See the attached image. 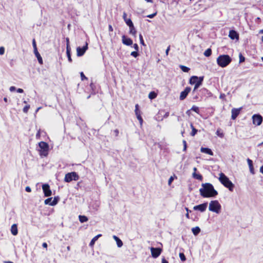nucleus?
I'll return each instance as SVG.
<instances>
[{"mask_svg": "<svg viewBox=\"0 0 263 263\" xmlns=\"http://www.w3.org/2000/svg\"><path fill=\"white\" fill-rule=\"evenodd\" d=\"M60 200V198L59 196L54 197L53 199H52L51 204H50L51 206L55 205L59 202Z\"/></svg>", "mask_w": 263, "mask_h": 263, "instance_id": "nucleus-24", "label": "nucleus"}, {"mask_svg": "<svg viewBox=\"0 0 263 263\" xmlns=\"http://www.w3.org/2000/svg\"><path fill=\"white\" fill-rule=\"evenodd\" d=\"M190 125L192 128V132L191 133V135L192 136H194L197 134L198 130L194 127L192 123H191Z\"/></svg>", "mask_w": 263, "mask_h": 263, "instance_id": "nucleus-27", "label": "nucleus"}, {"mask_svg": "<svg viewBox=\"0 0 263 263\" xmlns=\"http://www.w3.org/2000/svg\"><path fill=\"white\" fill-rule=\"evenodd\" d=\"M157 14V13L155 12V13H154L153 14H149L147 16V17L148 18H152L153 17H154Z\"/></svg>", "mask_w": 263, "mask_h": 263, "instance_id": "nucleus-49", "label": "nucleus"}, {"mask_svg": "<svg viewBox=\"0 0 263 263\" xmlns=\"http://www.w3.org/2000/svg\"><path fill=\"white\" fill-rule=\"evenodd\" d=\"M200 77H198L196 76H192L189 80V83L191 85L196 84L199 81Z\"/></svg>", "mask_w": 263, "mask_h": 263, "instance_id": "nucleus-17", "label": "nucleus"}, {"mask_svg": "<svg viewBox=\"0 0 263 263\" xmlns=\"http://www.w3.org/2000/svg\"><path fill=\"white\" fill-rule=\"evenodd\" d=\"M221 206L218 200H212L209 203V211L219 214L220 212Z\"/></svg>", "mask_w": 263, "mask_h": 263, "instance_id": "nucleus-4", "label": "nucleus"}, {"mask_svg": "<svg viewBox=\"0 0 263 263\" xmlns=\"http://www.w3.org/2000/svg\"><path fill=\"white\" fill-rule=\"evenodd\" d=\"M262 117L259 114H254L252 116L253 124L257 126L260 125L262 122Z\"/></svg>", "mask_w": 263, "mask_h": 263, "instance_id": "nucleus-7", "label": "nucleus"}, {"mask_svg": "<svg viewBox=\"0 0 263 263\" xmlns=\"http://www.w3.org/2000/svg\"><path fill=\"white\" fill-rule=\"evenodd\" d=\"M156 97H157V94L154 91L150 92L148 95V98L151 100L156 98Z\"/></svg>", "mask_w": 263, "mask_h": 263, "instance_id": "nucleus-31", "label": "nucleus"}, {"mask_svg": "<svg viewBox=\"0 0 263 263\" xmlns=\"http://www.w3.org/2000/svg\"><path fill=\"white\" fill-rule=\"evenodd\" d=\"M260 172L263 174V165L260 168Z\"/></svg>", "mask_w": 263, "mask_h": 263, "instance_id": "nucleus-64", "label": "nucleus"}, {"mask_svg": "<svg viewBox=\"0 0 263 263\" xmlns=\"http://www.w3.org/2000/svg\"><path fill=\"white\" fill-rule=\"evenodd\" d=\"M150 249L152 256L154 258H157L162 252V249L160 248L151 247Z\"/></svg>", "mask_w": 263, "mask_h": 263, "instance_id": "nucleus-8", "label": "nucleus"}, {"mask_svg": "<svg viewBox=\"0 0 263 263\" xmlns=\"http://www.w3.org/2000/svg\"><path fill=\"white\" fill-rule=\"evenodd\" d=\"M130 55L134 58H137V57L139 56V53L138 52V51H132L130 53Z\"/></svg>", "mask_w": 263, "mask_h": 263, "instance_id": "nucleus-40", "label": "nucleus"}, {"mask_svg": "<svg viewBox=\"0 0 263 263\" xmlns=\"http://www.w3.org/2000/svg\"><path fill=\"white\" fill-rule=\"evenodd\" d=\"M66 49H71L69 45V39L68 37L66 38Z\"/></svg>", "mask_w": 263, "mask_h": 263, "instance_id": "nucleus-45", "label": "nucleus"}, {"mask_svg": "<svg viewBox=\"0 0 263 263\" xmlns=\"http://www.w3.org/2000/svg\"><path fill=\"white\" fill-rule=\"evenodd\" d=\"M249 167V170H250V173L252 174H255V171H254V167H253V165H251Z\"/></svg>", "mask_w": 263, "mask_h": 263, "instance_id": "nucleus-46", "label": "nucleus"}, {"mask_svg": "<svg viewBox=\"0 0 263 263\" xmlns=\"http://www.w3.org/2000/svg\"><path fill=\"white\" fill-rule=\"evenodd\" d=\"M161 263H168V262L164 258H163L162 259V262Z\"/></svg>", "mask_w": 263, "mask_h": 263, "instance_id": "nucleus-59", "label": "nucleus"}, {"mask_svg": "<svg viewBox=\"0 0 263 263\" xmlns=\"http://www.w3.org/2000/svg\"><path fill=\"white\" fill-rule=\"evenodd\" d=\"M34 53L35 57H36L39 63L41 64H43V60H42V58L40 54L38 52L37 49L36 50H34Z\"/></svg>", "mask_w": 263, "mask_h": 263, "instance_id": "nucleus-21", "label": "nucleus"}, {"mask_svg": "<svg viewBox=\"0 0 263 263\" xmlns=\"http://www.w3.org/2000/svg\"><path fill=\"white\" fill-rule=\"evenodd\" d=\"M191 110L192 111H194L195 112H196V113L198 114L199 113V107L195 106V105H193L191 109Z\"/></svg>", "mask_w": 263, "mask_h": 263, "instance_id": "nucleus-38", "label": "nucleus"}, {"mask_svg": "<svg viewBox=\"0 0 263 263\" xmlns=\"http://www.w3.org/2000/svg\"><path fill=\"white\" fill-rule=\"evenodd\" d=\"M122 41L123 44L130 46L133 44V41L130 38L126 37L125 35L122 36Z\"/></svg>", "mask_w": 263, "mask_h": 263, "instance_id": "nucleus-14", "label": "nucleus"}, {"mask_svg": "<svg viewBox=\"0 0 263 263\" xmlns=\"http://www.w3.org/2000/svg\"><path fill=\"white\" fill-rule=\"evenodd\" d=\"M109 30L110 31H113V28H112L111 25H109Z\"/></svg>", "mask_w": 263, "mask_h": 263, "instance_id": "nucleus-63", "label": "nucleus"}, {"mask_svg": "<svg viewBox=\"0 0 263 263\" xmlns=\"http://www.w3.org/2000/svg\"><path fill=\"white\" fill-rule=\"evenodd\" d=\"M124 21H125L126 25L128 27H130V26H132V25L134 24L130 18H127V19L125 20Z\"/></svg>", "mask_w": 263, "mask_h": 263, "instance_id": "nucleus-33", "label": "nucleus"}, {"mask_svg": "<svg viewBox=\"0 0 263 263\" xmlns=\"http://www.w3.org/2000/svg\"><path fill=\"white\" fill-rule=\"evenodd\" d=\"M200 151L202 153L208 154L210 156H213L214 154L212 150L208 147H202L200 149Z\"/></svg>", "mask_w": 263, "mask_h": 263, "instance_id": "nucleus-18", "label": "nucleus"}, {"mask_svg": "<svg viewBox=\"0 0 263 263\" xmlns=\"http://www.w3.org/2000/svg\"><path fill=\"white\" fill-rule=\"evenodd\" d=\"M219 180L222 184L228 188L230 191H233L234 187V184L230 180L229 178L223 173L219 174Z\"/></svg>", "mask_w": 263, "mask_h": 263, "instance_id": "nucleus-2", "label": "nucleus"}, {"mask_svg": "<svg viewBox=\"0 0 263 263\" xmlns=\"http://www.w3.org/2000/svg\"><path fill=\"white\" fill-rule=\"evenodd\" d=\"M32 45H33V50H37V47H36V45L35 41L34 39H33V41H32Z\"/></svg>", "mask_w": 263, "mask_h": 263, "instance_id": "nucleus-47", "label": "nucleus"}, {"mask_svg": "<svg viewBox=\"0 0 263 263\" xmlns=\"http://www.w3.org/2000/svg\"><path fill=\"white\" fill-rule=\"evenodd\" d=\"M29 108H30V105H29L25 106L24 107V108H23V112H25V113H27L28 112V109H29Z\"/></svg>", "mask_w": 263, "mask_h": 263, "instance_id": "nucleus-44", "label": "nucleus"}, {"mask_svg": "<svg viewBox=\"0 0 263 263\" xmlns=\"http://www.w3.org/2000/svg\"><path fill=\"white\" fill-rule=\"evenodd\" d=\"M90 87L91 89L92 90H93L94 88H95V86L94 84L93 83V82H91V83H90Z\"/></svg>", "mask_w": 263, "mask_h": 263, "instance_id": "nucleus-54", "label": "nucleus"}, {"mask_svg": "<svg viewBox=\"0 0 263 263\" xmlns=\"http://www.w3.org/2000/svg\"><path fill=\"white\" fill-rule=\"evenodd\" d=\"M98 238H99V235H96L95 237H93V238H92V239L91 240V241H90V243H89V246H91H91H92L94 245V243H95V241H96Z\"/></svg>", "mask_w": 263, "mask_h": 263, "instance_id": "nucleus-32", "label": "nucleus"}, {"mask_svg": "<svg viewBox=\"0 0 263 263\" xmlns=\"http://www.w3.org/2000/svg\"><path fill=\"white\" fill-rule=\"evenodd\" d=\"M79 176L77 174V173L72 172L71 173H68L65 175L64 181L66 182H70L72 180H78L79 179Z\"/></svg>", "mask_w": 263, "mask_h": 263, "instance_id": "nucleus-6", "label": "nucleus"}, {"mask_svg": "<svg viewBox=\"0 0 263 263\" xmlns=\"http://www.w3.org/2000/svg\"><path fill=\"white\" fill-rule=\"evenodd\" d=\"M42 246L43 248H47V244L46 242H44L42 244Z\"/></svg>", "mask_w": 263, "mask_h": 263, "instance_id": "nucleus-60", "label": "nucleus"}, {"mask_svg": "<svg viewBox=\"0 0 263 263\" xmlns=\"http://www.w3.org/2000/svg\"><path fill=\"white\" fill-rule=\"evenodd\" d=\"M15 87L14 86H11L9 88L10 91H13L15 90Z\"/></svg>", "mask_w": 263, "mask_h": 263, "instance_id": "nucleus-56", "label": "nucleus"}, {"mask_svg": "<svg viewBox=\"0 0 263 263\" xmlns=\"http://www.w3.org/2000/svg\"><path fill=\"white\" fill-rule=\"evenodd\" d=\"M216 134L220 138H223L224 134L222 132H221L220 129H218L216 131Z\"/></svg>", "mask_w": 263, "mask_h": 263, "instance_id": "nucleus-34", "label": "nucleus"}, {"mask_svg": "<svg viewBox=\"0 0 263 263\" xmlns=\"http://www.w3.org/2000/svg\"><path fill=\"white\" fill-rule=\"evenodd\" d=\"M25 191L27 192H30L31 191V189L29 186H26L25 188Z\"/></svg>", "mask_w": 263, "mask_h": 263, "instance_id": "nucleus-53", "label": "nucleus"}, {"mask_svg": "<svg viewBox=\"0 0 263 263\" xmlns=\"http://www.w3.org/2000/svg\"><path fill=\"white\" fill-rule=\"evenodd\" d=\"M193 177L196 179L199 180H202V176L200 174H197L196 172H194L193 173Z\"/></svg>", "mask_w": 263, "mask_h": 263, "instance_id": "nucleus-23", "label": "nucleus"}, {"mask_svg": "<svg viewBox=\"0 0 263 263\" xmlns=\"http://www.w3.org/2000/svg\"><path fill=\"white\" fill-rule=\"evenodd\" d=\"M203 81V77H200L199 81L194 86V89L192 91L193 94H194L196 90L202 85Z\"/></svg>", "mask_w": 263, "mask_h": 263, "instance_id": "nucleus-16", "label": "nucleus"}, {"mask_svg": "<svg viewBox=\"0 0 263 263\" xmlns=\"http://www.w3.org/2000/svg\"><path fill=\"white\" fill-rule=\"evenodd\" d=\"M135 114H136V116L140 114V111L139 109L138 104H136L135 106Z\"/></svg>", "mask_w": 263, "mask_h": 263, "instance_id": "nucleus-37", "label": "nucleus"}, {"mask_svg": "<svg viewBox=\"0 0 263 263\" xmlns=\"http://www.w3.org/2000/svg\"><path fill=\"white\" fill-rule=\"evenodd\" d=\"M212 54V50L211 48L207 49L204 52V55L206 57H210Z\"/></svg>", "mask_w": 263, "mask_h": 263, "instance_id": "nucleus-30", "label": "nucleus"}, {"mask_svg": "<svg viewBox=\"0 0 263 263\" xmlns=\"http://www.w3.org/2000/svg\"><path fill=\"white\" fill-rule=\"evenodd\" d=\"M39 146L40 148V155L47 156L49 150V145L48 143L45 142L41 141L39 143Z\"/></svg>", "mask_w": 263, "mask_h": 263, "instance_id": "nucleus-5", "label": "nucleus"}, {"mask_svg": "<svg viewBox=\"0 0 263 263\" xmlns=\"http://www.w3.org/2000/svg\"><path fill=\"white\" fill-rule=\"evenodd\" d=\"M191 88L190 87H186L184 90L181 92L179 99L180 100H184L187 96L189 92L191 91Z\"/></svg>", "mask_w": 263, "mask_h": 263, "instance_id": "nucleus-12", "label": "nucleus"}, {"mask_svg": "<svg viewBox=\"0 0 263 263\" xmlns=\"http://www.w3.org/2000/svg\"><path fill=\"white\" fill-rule=\"evenodd\" d=\"M247 162H248L249 166H250L251 165H253V161L249 158L247 159Z\"/></svg>", "mask_w": 263, "mask_h": 263, "instance_id": "nucleus-50", "label": "nucleus"}, {"mask_svg": "<svg viewBox=\"0 0 263 263\" xmlns=\"http://www.w3.org/2000/svg\"><path fill=\"white\" fill-rule=\"evenodd\" d=\"M79 219L81 222L83 223L88 220V218L84 215H79Z\"/></svg>", "mask_w": 263, "mask_h": 263, "instance_id": "nucleus-28", "label": "nucleus"}, {"mask_svg": "<svg viewBox=\"0 0 263 263\" xmlns=\"http://www.w3.org/2000/svg\"><path fill=\"white\" fill-rule=\"evenodd\" d=\"M80 76H81V80L82 81H84V80H87V78L86 77H85V76L84 75V74L83 72H80Z\"/></svg>", "mask_w": 263, "mask_h": 263, "instance_id": "nucleus-43", "label": "nucleus"}, {"mask_svg": "<svg viewBox=\"0 0 263 263\" xmlns=\"http://www.w3.org/2000/svg\"><path fill=\"white\" fill-rule=\"evenodd\" d=\"M129 33L133 35H135L136 34L137 31L134 26V24L132 25V26H130V27H129Z\"/></svg>", "mask_w": 263, "mask_h": 263, "instance_id": "nucleus-25", "label": "nucleus"}, {"mask_svg": "<svg viewBox=\"0 0 263 263\" xmlns=\"http://www.w3.org/2000/svg\"><path fill=\"white\" fill-rule=\"evenodd\" d=\"M174 178L173 177H171L168 180V184H170L171 183V182H172V181L173 180Z\"/></svg>", "mask_w": 263, "mask_h": 263, "instance_id": "nucleus-58", "label": "nucleus"}, {"mask_svg": "<svg viewBox=\"0 0 263 263\" xmlns=\"http://www.w3.org/2000/svg\"><path fill=\"white\" fill-rule=\"evenodd\" d=\"M239 63H242L245 61V58L242 55L241 53L239 54Z\"/></svg>", "mask_w": 263, "mask_h": 263, "instance_id": "nucleus-39", "label": "nucleus"}, {"mask_svg": "<svg viewBox=\"0 0 263 263\" xmlns=\"http://www.w3.org/2000/svg\"><path fill=\"white\" fill-rule=\"evenodd\" d=\"M208 204V202H205L202 204L195 205L193 207V210L194 211H198L200 212H204L207 208Z\"/></svg>", "mask_w": 263, "mask_h": 263, "instance_id": "nucleus-9", "label": "nucleus"}, {"mask_svg": "<svg viewBox=\"0 0 263 263\" xmlns=\"http://www.w3.org/2000/svg\"><path fill=\"white\" fill-rule=\"evenodd\" d=\"M66 55L68 60L69 62H72V59L71 57V49H66Z\"/></svg>", "mask_w": 263, "mask_h": 263, "instance_id": "nucleus-26", "label": "nucleus"}, {"mask_svg": "<svg viewBox=\"0 0 263 263\" xmlns=\"http://www.w3.org/2000/svg\"><path fill=\"white\" fill-rule=\"evenodd\" d=\"M179 257L180 258V260L182 261H184L186 260V257L185 256V255L183 253H179Z\"/></svg>", "mask_w": 263, "mask_h": 263, "instance_id": "nucleus-35", "label": "nucleus"}, {"mask_svg": "<svg viewBox=\"0 0 263 263\" xmlns=\"http://www.w3.org/2000/svg\"><path fill=\"white\" fill-rule=\"evenodd\" d=\"M40 131H41V130H40H40H38V132H37V133H36V138L37 139H39V138H40V136H41V135H40Z\"/></svg>", "mask_w": 263, "mask_h": 263, "instance_id": "nucleus-52", "label": "nucleus"}, {"mask_svg": "<svg viewBox=\"0 0 263 263\" xmlns=\"http://www.w3.org/2000/svg\"><path fill=\"white\" fill-rule=\"evenodd\" d=\"M5 53V48L4 47H0V55H3Z\"/></svg>", "mask_w": 263, "mask_h": 263, "instance_id": "nucleus-48", "label": "nucleus"}, {"mask_svg": "<svg viewBox=\"0 0 263 263\" xmlns=\"http://www.w3.org/2000/svg\"><path fill=\"white\" fill-rule=\"evenodd\" d=\"M202 187L199 189L200 195L203 198L215 197L218 195V192L215 190L213 185L210 183H205L201 184Z\"/></svg>", "mask_w": 263, "mask_h": 263, "instance_id": "nucleus-1", "label": "nucleus"}, {"mask_svg": "<svg viewBox=\"0 0 263 263\" xmlns=\"http://www.w3.org/2000/svg\"><path fill=\"white\" fill-rule=\"evenodd\" d=\"M200 228L199 227H195L192 229V232L195 236H197L200 232Z\"/></svg>", "mask_w": 263, "mask_h": 263, "instance_id": "nucleus-22", "label": "nucleus"}, {"mask_svg": "<svg viewBox=\"0 0 263 263\" xmlns=\"http://www.w3.org/2000/svg\"><path fill=\"white\" fill-rule=\"evenodd\" d=\"M242 107H240L238 108H233L231 110V119L232 120H235L237 117V116L240 114V110H241Z\"/></svg>", "mask_w": 263, "mask_h": 263, "instance_id": "nucleus-13", "label": "nucleus"}, {"mask_svg": "<svg viewBox=\"0 0 263 263\" xmlns=\"http://www.w3.org/2000/svg\"><path fill=\"white\" fill-rule=\"evenodd\" d=\"M170 50V46H168L167 48V49H166V51H165V53L167 55L168 54V52Z\"/></svg>", "mask_w": 263, "mask_h": 263, "instance_id": "nucleus-55", "label": "nucleus"}, {"mask_svg": "<svg viewBox=\"0 0 263 263\" xmlns=\"http://www.w3.org/2000/svg\"><path fill=\"white\" fill-rule=\"evenodd\" d=\"M133 47H134V49L136 50V51H138L139 46L137 44H134Z\"/></svg>", "mask_w": 263, "mask_h": 263, "instance_id": "nucleus-51", "label": "nucleus"}, {"mask_svg": "<svg viewBox=\"0 0 263 263\" xmlns=\"http://www.w3.org/2000/svg\"><path fill=\"white\" fill-rule=\"evenodd\" d=\"M185 211L187 212V213H191V212H192V211H191V210H190L189 209V208H187V207H185Z\"/></svg>", "mask_w": 263, "mask_h": 263, "instance_id": "nucleus-61", "label": "nucleus"}, {"mask_svg": "<svg viewBox=\"0 0 263 263\" xmlns=\"http://www.w3.org/2000/svg\"><path fill=\"white\" fill-rule=\"evenodd\" d=\"M17 92L18 93H23L24 92V90L22 88H18L17 89Z\"/></svg>", "mask_w": 263, "mask_h": 263, "instance_id": "nucleus-57", "label": "nucleus"}, {"mask_svg": "<svg viewBox=\"0 0 263 263\" xmlns=\"http://www.w3.org/2000/svg\"><path fill=\"white\" fill-rule=\"evenodd\" d=\"M126 16H127L126 13L125 12H124L123 13V18H124V20L127 19L126 18Z\"/></svg>", "mask_w": 263, "mask_h": 263, "instance_id": "nucleus-62", "label": "nucleus"}, {"mask_svg": "<svg viewBox=\"0 0 263 263\" xmlns=\"http://www.w3.org/2000/svg\"><path fill=\"white\" fill-rule=\"evenodd\" d=\"M42 189L45 197H49L51 195L52 192L50 189V186L48 183L43 184L42 185Z\"/></svg>", "mask_w": 263, "mask_h": 263, "instance_id": "nucleus-10", "label": "nucleus"}, {"mask_svg": "<svg viewBox=\"0 0 263 263\" xmlns=\"http://www.w3.org/2000/svg\"><path fill=\"white\" fill-rule=\"evenodd\" d=\"M88 49V44L86 43L85 45L82 47H78L77 48V55L78 57H81L84 55L87 49Z\"/></svg>", "mask_w": 263, "mask_h": 263, "instance_id": "nucleus-11", "label": "nucleus"}, {"mask_svg": "<svg viewBox=\"0 0 263 263\" xmlns=\"http://www.w3.org/2000/svg\"><path fill=\"white\" fill-rule=\"evenodd\" d=\"M11 232L12 235H16L18 233L17 227L16 224H13L11 228Z\"/></svg>", "mask_w": 263, "mask_h": 263, "instance_id": "nucleus-20", "label": "nucleus"}, {"mask_svg": "<svg viewBox=\"0 0 263 263\" xmlns=\"http://www.w3.org/2000/svg\"><path fill=\"white\" fill-rule=\"evenodd\" d=\"M139 39H140V44L143 46H145L143 39V36L141 34H139Z\"/></svg>", "mask_w": 263, "mask_h": 263, "instance_id": "nucleus-41", "label": "nucleus"}, {"mask_svg": "<svg viewBox=\"0 0 263 263\" xmlns=\"http://www.w3.org/2000/svg\"><path fill=\"white\" fill-rule=\"evenodd\" d=\"M52 199V198L49 197V198H48L47 199H45L44 201L45 204H49L50 205V204H51Z\"/></svg>", "mask_w": 263, "mask_h": 263, "instance_id": "nucleus-36", "label": "nucleus"}, {"mask_svg": "<svg viewBox=\"0 0 263 263\" xmlns=\"http://www.w3.org/2000/svg\"><path fill=\"white\" fill-rule=\"evenodd\" d=\"M136 117H137V119L139 120V122H140V124L141 125L142 124V122H143V119H142V117L141 116V114L137 116Z\"/></svg>", "mask_w": 263, "mask_h": 263, "instance_id": "nucleus-42", "label": "nucleus"}, {"mask_svg": "<svg viewBox=\"0 0 263 263\" xmlns=\"http://www.w3.org/2000/svg\"><path fill=\"white\" fill-rule=\"evenodd\" d=\"M114 239L116 241L117 245L118 248H121L123 246L122 241L117 236L114 235L112 236Z\"/></svg>", "mask_w": 263, "mask_h": 263, "instance_id": "nucleus-19", "label": "nucleus"}, {"mask_svg": "<svg viewBox=\"0 0 263 263\" xmlns=\"http://www.w3.org/2000/svg\"><path fill=\"white\" fill-rule=\"evenodd\" d=\"M180 69H181V70L184 72H188L189 71V70H190V68L185 66H184V65H180L179 66Z\"/></svg>", "mask_w": 263, "mask_h": 263, "instance_id": "nucleus-29", "label": "nucleus"}, {"mask_svg": "<svg viewBox=\"0 0 263 263\" xmlns=\"http://www.w3.org/2000/svg\"><path fill=\"white\" fill-rule=\"evenodd\" d=\"M229 36L232 40L239 39V34L234 30H230Z\"/></svg>", "mask_w": 263, "mask_h": 263, "instance_id": "nucleus-15", "label": "nucleus"}, {"mask_svg": "<svg viewBox=\"0 0 263 263\" xmlns=\"http://www.w3.org/2000/svg\"><path fill=\"white\" fill-rule=\"evenodd\" d=\"M216 61L218 66L224 68L227 67L232 62V59L228 54H222L217 58Z\"/></svg>", "mask_w": 263, "mask_h": 263, "instance_id": "nucleus-3", "label": "nucleus"}]
</instances>
